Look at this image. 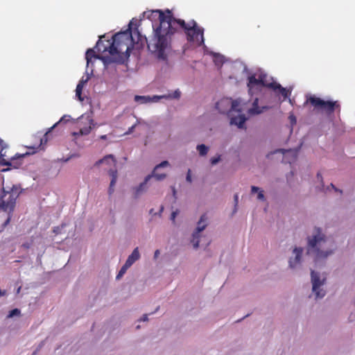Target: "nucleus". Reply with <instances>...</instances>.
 I'll list each match as a JSON object with an SVG mask.
<instances>
[{
  "mask_svg": "<svg viewBox=\"0 0 355 355\" xmlns=\"http://www.w3.org/2000/svg\"><path fill=\"white\" fill-rule=\"evenodd\" d=\"M223 104H225L227 107H230V114H232V112H236L238 113L242 112V110L239 108L240 101L238 99L232 100L231 98H223L219 101L218 105Z\"/></svg>",
  "mask_w": 355,
  "mask_h": 355,
  "instance_id": "nucleus-12",
  "label": "nucleus"
},
{
  "mask_svg": "<svg viewBox=\"0 0 355 355\" xmlns=\"http://www.w3.org/2000/svg\"><path fill=\"white\" fill-rule=\"evenodd\" d=\"M317 179L320 182V186H318L320 190H324V184L320 173H317Z\"/></svg>",
  "mask_w": 355,
  "mask_h": 355,
  "instance_id": "nucleus-34",
  "label": "nucleus"
},
{
  "mask_svg": "<svg viewBox=\"0 0 355 355\" xmlns=\"http://www.w3.org/2000/svg\"><path fill=\"white\" fill-rule=\"evenodd\" d=\"M4 294H5V291L2 292L1 290L0 289V297L3 296Z\"/></svg>",
  "mask_w": 355,
  "mask_h": 355,
  "instance_id": "nucleus-60",
  "label": "nucleus"
},
{
  "mask_svg": "<svg viewBox=\"0 0 355 355\" xmlns=\"http://www.w3.org/2000/svg\"><path fill=\"white\" fill-rule=\"evenodd\" d=\"M141 257L139 248H135L132 253L128 257L127 260L125 261V264L129 266L130 268Z\"/></svg>",
  "mask_w": 355,
  "mask_h": 355,
  "instance_id": "nucleus-17",
  "label": "nucleus"
},
{
  "mask_svg": "<svg viewBox=\"0 0 355 355\" xmlns=\"http://www.w3.org/2000/svg\"><path fill=\"white\" fill-rule=\"evenodd\" d=\"M160 254V251L159 250H156L154 252V259H156Z\"/></svg>",
  "mask_w": 355,
  "mask_h": 355,
  "instance_id": "nucleus-52",
  "label": "nucleus"
},
{
  "mask_svg": "<svg viewBox=\"0 0 355 355\" xmlns=\"http://www.w3.org/2000/svg\"><path fill=\"white\" fill-rule=\"evenodd\" d=\"M191 242L193 244V247L194 249H198L199 247V243H200V234L196 235V232H193L192 234V239L191 240Z\"/></svg>",
  "mask_w": 355,
  "mask_h": 355,
  "instance_id": "nucleus-26",
  "label": "nucleus"
},
{
  "mask_svg": "<svg viewBox=\"0 0 355 355\" xmlns=\"http://www.w3.org/2000/svg\"><path fill=\"white\" fill-rule=\"evenodd\" d=\"M103 37L104 36L100 37L99 40H98V42L96 44V46H94V49H92L93 50L96 49L97 51H98V52H103V47L105 46L101 40V38ZM94 51L95 52V51Z\"/></svg>",
  "mask_w": 355,
  "mask_h": 355,
  "instance_id": "nucleus-29",
  "label": "nucleus"
},
{
  "mask_svg": "<svg viewBox=\"0 0 355 355\" xmlns=\"http://www.w3.org/2000/svg\"><path fill=\"white\" fill-rule=\"evenodd\" d=\"M196 149L200 156H205L209 150V148L205 144H198Z\"/></svg>",
  "mask_w": 355,
  "mask_h": 355,
  "instance_id": "nucleus-25",
  "label": "nucleus"
},
{
  "mask_svg": "<svg viewBox=\"0 0 355 355\" xmlns=\"http://www.w3.org/2000/svg\"><path fill=\"white\" fill-rule=\"evenodd\" d=\"M311 279L312 284V292L315 295V298H323L326 295V291L322 288V286L325 284L326 279L324 277L321 278L320 274L314 270H311Z\"/></svg>",
  "mask_w": 355,
  "mask_h": 355,
  "instance_id": "nucleus-7",
  "label": "nucleus"
},
{
  "mask_svg": "<svg viewBox=\"0 0 355 355\" xmlns=\"http://www.w3.org/2000/svg\"><path fill=\"white\" fill-rule=\"evenodd\" d=\"M279 151L282 152L284 154H286V153L292 154L293 157V160H295L296 159L297 153V150H293L292 149H288V150L279 149Z\"/></svg>",
  "mask_w": 355,
  "mask_h": 355,
  "instance_id": "nucleus-31",
  "label": "nucleus"
},
{
  "mask_svg": "<svg viewBox=\"0 0 355 355\" xmlns=\"http://www.w3.org/2000/svg\"><path fill=\"white\" fill-rule=\"evenodd\" d=\"M171 189H172V191H173V196L175 198H176V197H175V196H176V190H175V187H171Z\"/></svg>",
  "mask_w": 355,
  "mask_h": 355,
  "instance_id": "nucleus-56",
  "label": "nucleus"
},
{
  "mask_svg": "<svg viewBox=\"0 0 355 355\" xmlns=\"http://www.w3.org/2000/svg\"><path fill=\"white\" fill-rule=\"evenodd\" d=\"M257 199L259 200H261V201H264L265 200V196H264V194H263V191L262 190L259 191V192L258 193Z\"/></svg>",
  "mask_w": 355,
  "mask_h": 355,
  "instance_id": "nucleus-43",
  "label": "nucleus"
},
{
  "mask_svg": "<svg viewBox=\"0 0 355 355\" xmlns=\"http://www.w3.org/2000/svg\"><path fill=\"white\" fill-rule=\"evenodd\" d=\"M220 155H218L217 157H211L210 159V162L212 165L217 164L220 161Z\"/></svg>",
  "mask_w": 355,
  "mask_h": 355,
  "instance_id": "nucleus-40",
  "label": "nucleus"
},
{
  "mask_svg": "<svg viewBox=\"0 0 355 355\" xmlns=\"http://www.w3.org/2000/svg\"><path fill=\"white\" fill-rule=\"evenodd\" d=\"M108 46H104L103 49V52L108 51L111 56H105V58H117L119 55H122L123 53H121L122 51V48L119 45V43L114 42V40H112V42L110 43L107 41Z\"/></svg>",
  "mask_w": 355,
  "mask_h": 355,
  "instance_id": "nucleus-10",
  "label": "nucleus"
},
{
  "mask_svg": "<svg viewBox=\"0 0 355 355\" xmlns=\"http://www.w3.org/2000/svg\"><path fill=\"white\" fill-rule=\"evenodd\" d=\"M142 17L152 21L153 29V37L147 40L148 49L160 60L166 59V53L171 49L173 37L180 29L184 31L188 42L203 44L205 30L195 20L187 23L183 19H176L168 9L165 12L160 10L145 11Z\"/></svg>",
  "mask_w": 355,
  "mask_h": 355,
  "instance_id": "nucleus-1",
  "label": "nucleus"
},
{
  "mask_svg": "<svg viewBox=\"0 0 355 355\" xmlns=\"http://www.w3.org/2000/svg\"><path fill=\"white\" fill-rule=\"evenodd\" d=\"M259 191H261V190L258 187H256V186L251 187V193H259Z\"/></svg>",
  "mask_w": 355,
  "mask_h": 355,
  "instance_id": "nucleus-46",
  "label": "nucleus"
},
{
  "mask_svg": "<svg viewBox=\"0 0 355 355\" xmlns=\"http://www.w3.org/2000/svg\"><path fill=\"white\" fill-rule=\"evenodd\" d=\"M11 215L12 214H9L8 213V218L6 220V221L4 222L3 223V226H6L9 224L10 221V218H11Z\"/></svg>",
  "mask_w": 355,
  "mask_h": 355,
  "instance_id": "nucleus-49",
  "label": "nucleus"
},
{
  "mask_svg": "<svg viewBox=\"0 0 355 355\" xmlns=\"http://www.w3.org/2000/svg\"><path fill=\"white\" fill-rule=\"evenodd\" d=\"M44 141L46 142V141H47V139H46V138H45V139H44V138L41 139V140H40V144H42L43 143V141Z\"/></svg>",
  "mask_w": 355,
  "mask_h": 355,
  "instance_id": "nucleus-59",
  "label": "nucleus"
},
{
  "mask_svg": "<svg viewBox=\"0 0 355 355\" xmlns=\"http://www.w3.org/2000/svg\"><path fill=\"white\" fill-rule=\"evenodd\" d=\"M330 187L334 189L336 191H339L340 193H342V191H339L332 183L330 184Z\"/></svg>",
  "mask_w": 355,
  "mask_h": 355,
  "instance_id": "nucleus-54",
  "label": "nucleus"
},
{
  "mask_svg": "<svg viewBox=\"0 0 355 355\" xmlns=\"http://www.w3.org/2000/svg\"><path fill=\"white\" fill-rule=\"evenodd\" d=\"M129 268H130L129 266H128L127 265H125L124 263L123 266L121 268L120 270L119 271V273L117 274L116 279H120L123 276V275L126 272L127 270Z\"/></svg>",
  "mask_w": 355,
  "mask_h": 355,
  "instance_id": "nucleus-30",
  "label": "nucleus"
},
{
  "mask_svg": "<svg viewBox=\"0 0 355 355\" xmlns=\"http://www.w3.org/2000/svg\"><path fill=\"white\" fill-rule=\"evenodd\" d=\"M137 32V33L139 35V32L137 30H135V33Z\"/></svg>",
  "mask_w": 355,
  "mask_h": 355,
  "instance_id": "nucleus-64",
  "label": "nucleus"
},
{
  "mask_svg": "<svg viewBox=\"0 0 355 355\" xmlns=\"http://www.w3.org/2000/svg\"><path fill=\"white\" fill-rule=\"evenodd\" d=\"M139 21L137 19L133 18L129 23V28L124 31H121L113 35L112 40H114V42L119 43V45L122 48V46H125L126 49L124 53L122 55H119L117 58L121 57L122 55H127V58L124 60V63L128 61L132 49L133 48V44L135 43L134 39L132 37V28L133 26H137ZM113 59V58H112ZM114 59H116V58H114Z\"/></svg>",
  "mask_w": 355,
  "mask_h": 355,
  "instance_id": "nucleus-4",
  "label": "nucleus"
},
{
  "mask_svg": "<svg viewBox=\"0 0 355 355\" xmlns=\"http://www.w3.org/2000/svg\"><path fill=\"white\" fill-rule=\"evenodd\" d=\"M199 46H202L203 51L205 54L211 55V51L209 49V48L205 44V40L203 41V44H198Z\"/></svg>",
  "mask_w": 355,
  "mask_h": 355,
  "instance_id": "nucleus-39",
  "label": "nucleus"
},
{
  "mask_svg": "<svg viewBox=\"0 0 355 355\" xmlns=\"http://www.w3.org/2000/svg\"><path fill=\"white\" fill-rule=\"evenodd\" d=\"M219 101L216 104V108L218 110L220 113L222 114H228L230 115V107H227V105L225 104L218 105Z\"/></svg>",
  "mask_w": 355,
  "mask_h": 355,
  "instance_id": "nucleus-28",
  "label": "nucleus"
},
{
  "mask_svg": "<svg viewBox=\"0 0 355 355\" xmlns=\"http://www.w3.org/2000/svg\"><path fill=\"white\" fill-rule=\"evenodd\" d=\"M169 165H170L169 162L166 160H164V161H162L161 163L157 164L154 168H155V170H158L162 168L167 167Z\"/></svg>",
  "mask_w": 355,
  "mask_h": 355,
  "instance_id": "nucleus-33",
  "label": "nucleus"
},
{
  "mask_svg": "<svg viewBox=\"0 0 355 355\" xmlns=\"http://www.w3.org/2000/svg\"><path fill=\"white\" fill-rule=\"evenodd\" d=\"M10 193H14V192H16L17 193H19V187L17 186V185H13L12 187L11 188L10 191H9Z\"/></svg>",
  "mask_w": 355,
  "mask_h": 355,
  "instance_id": "nucleus-45",
  "label": "nucleus"
},
{
  "mask_svg": "<svg viewBox=\"0 0 355 355\" xmlns=\"http://www.w3.org/2000/svg\"><path fill=\"white\" fill-rule=\"evenodd\" d=\"M24 246H25L26 248H28V244H24Z\"/></svg>",
  "mask_w": 355,
  "mask_h": 355,
  "instance_id": "nucleus-62",
  "label": "nucleus"
},
{
  "mask_svg": "<svg viewBox=\"0 0 355 355\" xmlns=\"http://www.w3.org/2000/svg\"><path fill=\"white\" fill-rule=\"evenodd\" d=\"M135 128V125H132L129 129H128V131L127 132V134H130V132H132L134 130V128Z\"/></svg>",
  "mask_w": 355,
  "mask_h": 355,
  "instance_id": "nucleus-53",
  "label": "nucleus"
},
{
  "mask_svg": "<svg viewBox=\"0 0 355 355\" xmlns=\"http://www.w3.org/2000/svg\"><path fill=\"white\" fill-rule=\"evenodd\" d=\"M270 88L272 89L274 91L277 92L278 94H281L284 100L288 98L291 92L286 89V88L283 87L280 84L276 83H270Z\"/></svg>",
  "mask_w": 355,
  "mask_h": 355,
  "instance_id": "nucleus-15",
  "label": "nucleus"
},
{
  "mask_svg": "<svg viewBox=\"0 0 355 355\" xmlns=\"http://www.w3.org/2000/svg\"><path fill=\"white\" fill-rule=\"evenodd\" d=\"M86 120L88 122V125L81 127L78 132H73V136L87 135L90 133L91 130L97 125L96 123L94 121L90 116L87 115L86 116Z\"/></svg>",
  "mask_w": 355,
  "mask_h": 355,
  "instance_id": "nucleus-11",
  "label": "nucleus"
},
{
  "mask_svg": "<svg viewBox=\"0 0 355 355\" xmlns=\"http://www.w3.org/2000/svg\"><path fill=\"white\" fill-rule=\"evenodd\" d=\"M309 102L314 107L324 110L328 114L334 112L335 108L339 106L336 101H324L315 96H311L309 98Z\"/></svg>",
  "mask_w": 355,
  "mask_h": 355,
  "instance_id": "nucleus-9",
  "label": "nucleus"
},
{
  "mask_svg": "<svg viewBox=\"0 0 355 355\" xmlns=\"http://www.w3.org/2000/svg\"><path fill=\"white\" fill-rule=\"evenodd\" d=\"M148 320V314H144L143 316L138 320L139 322H146Z\"/></svg>",
  "mask_w": 355,
  "mask_h": 355,
  "instance_id": "nucleus-47",
  "label": "nucleus"
},
{
  "mask_svg": "<svg viewBox=\"0 0 355 355\" xmlns=\"http://www.w3.org/2000/svg\"><path fill=\"white\" fill-rule=\"evenodd\" d=\"M289 119L291 120V122L292 124L296 123V118L293 115L289 116Z\"/></svg>",
  "mask_w": 355,
  "mask_h": 355,
  "instance_id": "nucleus-50",
  "label": "nucleus"
},
{
  "mask_svg": "<svg viewBox=\"0 0 355 355\" xmlns=\"http://www.w3.org/2000/svg\"><path fill=\"white\" fill-rule=\"evenodd\" d=\"M234 203H235L234 212H236V206H237V204H238V202H239V197H238L237 194L234 195Z\"/></svg>",
  "mask_w": 355,
  "mask_h": 355,
  "instance_id": "nucleus-48",
  "label": "nucleus"
},
{
  "mask_svg": "<svg viewBox=\"0 0 355 355\" xmlns=\"http://www.w3.org/2000/svg\"><path fill=\"white\" fill-rule=\"evenodd\" d=\"M207 216L206 214H202L200 220L198 222L197 227L196 228V230L194 231L196 232V235L200 234V232H202L207 227Z\"/></svg>",
  "mask_w": 355,
  "mask_h": 355,
  "instance_id": "nucleus-18",
  "label": "nucleus"
},
{
  "mask_svg": "<svg viewBox=\"0 0 355 355\" xmlns=\"http://www.w3.org/2000/svg\"><path fill=\"white\" fill-rule=\"evenodd\" d=\"M149 182V177H145L144 181L140 183L137 187L134 188V198H138L143 193H144L147 188L146 184Z\"/></svg>",
  "mask_w": 355,
  "mask_h": 355,
  "instance_id": "nucleus-16",
  "label": "nucleus"
},
{
  "mask_svg": "<svg viewBox=\"0 0 355 355\" xmlns=\"http://www.w3.org/2000/svg\"><path fill=\"white\" fill-rule=\"evenodd\" d=\"M157 171V170H155V168H154L153 171L151 172V173L146 176V177H149V180L152 178H155L157 180L161 181V180H164L166 178V173H158L156 172Z\"/></svg>",
  "mask_w": 355,
  "mask_h": 355,
  "instance_id": "nucleus-22",
  "label": "nucleus"
},
{
  "mask_svg": "<svg viewBox=\"0 0 355 355\" xmlns=\"http://www.w3.org/2000/svg\"><path fill=\"white\" fill-rule=\"evenodd\" d=\"M127 58V55H124L116 59H112L111 58L101 57L96 53L93 49H87L85 53V59L87 61L86 69L84 76L80 80L79 83L85 85L89 81L91 76L93 75L94 72V60L93 59L101 60L105 64H108L112 62L118 64H124V60Z\"/></svg>",
  "mask_w": 355,
  "mask_h": 355,
  "instance_id": "nucleus-3",
  "label": "nucleus"
},
{
  "mask_svg": "<svg viewBox=\"0 0 355 355\" xmlns=\"http://www.w3.org/2000/svg\"><path fill=\"white\" fill-rule=\"evenodd\" d=\"M116 182V180H115V178H113L111 179V181H110V186L111 187H114L115 184Z\"/></svg>",
  "mask_w": 355,
  "mask_h": 355,
  "instance_id": "nucleus-51",
  "label": "nucleus"
},
{
  "mask_svg": "<svg viewBox=\"0 0 355 355\" xmlns=\"http://www.w3.org/2000/svg\"><path fill=\"white\" fill-rule=\"evenodd\" d=\"M20 314V311L18 309H14L9 311L8 314V318H11L14 316H17Z\"/></svg>",
  "mask_w": 355,
  "mask_h": 355,
  "instance_id": "nucleus-32",
  "label": "nucleus"
},
{
  "mask_svg": "<svg viewBox=\"0 0 355 355\" xmlns=\"http://www.w3.org/2000/svg\"><path fill=\"white\" fill-rule=\"evenodd\" d=\"M211 55L213 56L214 62L215 64L218 67H220L223 64V63L225 62V57L223 55L218 53H214V52H211Z\"/></svg>",
  "mask_w": 355,
  "mask_h": 355,
  "instance_id": "nucleus-20",
  "label": "nucleus"
},
{
  "mask_svg": "<svg viewBox=\"0 0 355 355\" xmlns=\"http://www.w3.org/2000/svg\"><path fill=\"white\" fill-rule=\"evenodd\" d=\"M256 76V74H252L249 75L248 78V91L251 95L260 90L263 87H267L270 88V83L268 80L267 74L261 72L258 75V78H257Z\"/></svg>",
  "mask_w": 355,
  "mask_h": 355,
  "instance_id": "nucleus-5",
  "label": "nucleus"
},
{
  "mask_svg": "<svg viewBox=\"0 0 355 355\" xmlns=\"http://www.w3.org/2000/svg\"><path fill=\"white\" fill-rule=\"evenodd\" d=\"M4 156H1L0 155V163L2 164V165H4V166H12L14 168H19V164H15V158H12L10 160H6L3 158Z\"/></svg>",
  "mask_w": 355,
  "mask_h": 355,
  "instance_id": "nucleus-21",
  "label": "nucleus"
},
{
  "mask_svg": "<svg viewBox=\"0 0 355 355\" xmlns=\"http://www.w3.org/2000/svg\"><path fill=\"white\" fill-rule=\"evenodd\" d=\"M53 232L56 234H58V232H60V227H55L54 230H53Z\"/></svg>",
  "mask_w": 355,
  "mask_h": 355,
  "instance_id": "nucleus-57",
  "label": "nucleus"
},
{
  "mask_svg": "<svg viewBox=\"0 0 355 355\" xmlns=\"http://www.w3.org/2000/svg\"><path fill=\"white\" fill-rule=\"evenodd\" d=\"M248 71L247 67H246V66H245V67H244L243 71Z\"/></svg>",
  "mask_w": 355,
  "mask_h": 355,
  "instance_id": "nucleus-61",
  "label": "nucleus"
},
{
  "mask_svg": "<svg viewBox=\"0 0 355 355\" xmlns=\"http://www.w3.org/2000/svg\"><path fill=\"white\" fill-rule=\"evenodd\" d=\"M71 119V116L68 114H65L61 117V119L55 123L51 128H49V131L46 132L44 137L47 135L49 132H50L53 128H55L59 123H65L69 121Z\"/></svg>",
  "mask_w": 355,
  "mask_h": 355,
  "instance_id": "nucleus-23",
  "label": "nucleus"
},
{
  "mask_svg": "<svg viewBox=\"0 0 355 355\" xmlns=\"http://www.w3.org/2000/svg\"><path fill=\"white\" fill-rule=\"evenodd\" d=\"M113 192H114V189H113V187H111L110 186V187H109V189H108V193H109L110 195H111Z\"/></svg>",
  "mask_w": 355,
  "mask_h": 355,
  "instance_id": "nucleus-55",
  "label": "nucleus"
},
{
  "mask_svg": "<svg viewBox=\"0 0 355 355\" xmlns=\"http://www.w3.org/2000/svg\"><path fill=\"white\" fill-rule=\"evenodd\" d=\"M180 95H181V92H180L179 89H177L175 90L173 94H170L168 96H166L167 98H175V99H178L180 97Z\"/></svg>",
  "mask_w": 355,
  "mask_h": 355,
  "instance_id": "nucleus-37",
  "label": "nucleus"
},
{
  "mask_svg": "<svg viewBox=\"0 0 355 355\" xmlns=\"http://www.w3.org/2000/svg\"><path fill=\"white\" fill-rule=\"evenodd\" d=\"M306 254L313 256L315 263L324 261L334 252V249H324L327 236L321 227H315L311 235L306 236Z\"/></svg>",
  "mask_w": 355,
  "mask_h": 355,
  "instance_id": "nucleus-2",
  "label": "nucleus"
},
{
  "mask_svg": "<svg viewBox=\"0 0 355 355\" xmlns=\"http://www.w3.org/2000/svg\"><path fill=\"white\" fill-rule=\"evenodd\" d=\"M0 146L1 148V150L0 151V153H1V156H5V153H3V150L5 149V148H8V145L4 142L3 140H2L1 138H0Z\"/></svg>",
  "mask_w": 355,
  "mask_h": 355,
  "instance_id": "nucleus-38",
  "label": "nucleus"
},
{
  "mask_svg": "<svg viewBox=\"0 0 355 355\" xmlns=\"http://www.w3.org/2000/svg\"><path fill=\"white\" fill-rule=\"evenodd\" d=\"M230 118V123L231 125H236L239 129H242L245 126V123L248 120V118L244 114L238 113V115L233 116L232 114L229 115Z\"/></svg>",
  "mask_w": 355,
  "mask_h": 355,
  "instance_id": "nucleus-13",
  "label": "nucleus"
},
{
  "mask_svg": "<svg viewBox=\"0 0 355 355\" xmlns=\"http://www.w3.org/2000/svg\"><path fill=\"white\" fill-rule=\"evenodd\" d=\"M115 159L112 155H107L105 156L103 158L98 160L95 163V166H99L100 164H107V165H111V164H115Z\"/></svg>",
  "mask_w": 355,
  "mask_h": 355,
  "instance_id": "nucleus-19",
  "label": "nucleus"
},
{
  "mask_svg": "<svg viewBox=\"0 0 355 355\" xmlns=\"http://www.w3.org/2000/svg\"><path fill=\"white\" fill-rule=\"evenodd\" d=\"M161 98H167V97L165 95H163V96L155 95V96H150V103H152V102L156 103V102H157Z\"/></svg>",
  "mask_w": 355,
  "mask_h": 355,
  "instance_id": "nucleus-36",
  "label": "nucleus"
},
{
  "mask_svg": "<svg viewBox=\"0 0 355 355\" xmlns=\"http://www.w3.org/2000/svg\"><path fill=\"white\" fill-rule=\"evenodd\" d=\"M84 86L85 85L78 82L76 88V96L78 98V100L81 101H83V98L82 97V92Z\"/></svg>",
  "mask_w": 355,
  "mask_h": 355,
  "instance_id": "nucleus-27",
  "label": "nucleus"
},
{
  "mask_svg": "<svg viewBox=\"0 0 355 355\" xmlns=\"http://www.w3.org/2000/svg\"><path fill=\"white\" fill-rule=\"evenodd\" d=\"M108 172L112 178H115V180H117V171L116 169L111 168Z\"/></svg>",
  "mask_w": 355,
  "mask_h": 355,
  "instance_id": "nucleus-41",
  "label": "nucleus"
},
{
  "mask_svg": "<svg viewBox=\"0 0 355 355\" xmlns=\"http://www.w3.org/2000/svg\"><path fill=\"white\" fill-rule=\"evenodd\" d=\"M81 119H85V116L84 115H82L81 117H80Z\"/></svg>",
  "mask_w": 355,
  "mask_h": 355,
  "instance_id": "nucleus-63",
  "label": "nucleus"
},
{
  "mask_svg": "<svg viewBox=\"0 0 355 355\" xmlns=\"http://www.w3.org/2000/svg\"><path fill=\"white\" fill-rule=\"evenodd\" d=\"M18 196L19 193H17L16 192L10 193L3 188L1 194L0 195V209L9 214H12L14 211L16 200Z\"/></svg>",
  "mask_w": 355,
  "mask_h": 355,
  "instance_id": "nucleus-6",
  "label": "nucleus"
},
{
  "mask_svg": "<svg viewBox=\"0 0 355 355\" xmlns=\"http://www.w3.org/2000/svg\"><path fill=\"white\" fill-rule=\"evenodd\" d=\"M135 101L139 103L140 104H146L150 103V99L149 96H135Z\"/></svg>",
  "mask_w": 355,
  "mask_h": 355,
  "instance_id": "nucleus-24",
  "label": "nucleus"
},
{
  "mask_svg": "<svg viewBox=\"0 0 355 355\" xmlns=\"http://www.w3.org/2000/svg\"><path fill=\"white\" fill-rule=\"evenodd\" d=\"M259 98H255L253 101L252 107L248 109V113L250 115H257L263 113L264 111L268 110L269 109L268 106H262L259 107L258 105Z\"/></svg>",
  "mask_w": 355,
  "mask_h": 355,
  "instance_id": "nucleus-14",
  "label": "nucleus"
},
{
  "mask_svg": "<svg viewBox=\"0 0 355 355\" xmlns=\"http://www.w3.org/2000/svg\"><path fill=\"white\" fill-rule=\"evenodd\" d=\"M178 214V211L176 210V211H174L171 213V220L173 221V223H175V218L177 216V215Z\"/></svg>",
  "mask_w": 355,
  "mask_h": 355,
  "instance_id": "nucleus-44",
  "label": "nucleus"
},
{
  "mask_svg": "<svg viewBox=\"0 0 355 355\" xmlns=\"http://www.w3.org/2000/svg\"><path fill=\"white\" fill-rule=\"evenodd\" d=\"M186 180L187 182L191 183L192 182V177H191V171L190 169L188 170L187 175H186Z\"/></svg>",
  "mask_w": 355,
  "mask_h": 355,
  "instance_id": "nucleus-42",
  "label": "nucleus"
},
{
  "mask_svg": "<svg viewBox=\"0 0 355 355\" xmlns=\"http://www.w3.org/2000/svg\"><path fill=\"white\" fill-rule=\"evenodd\" d=\"M100 139H102V140H105L107 139V135H101L100 137Z\"/></svg>",
  "mask_w": 355,
  "mask_h": 355,
  "instance_id": "nucleus-58",
  "label": "nucleus"
},
{
  "mask_svg": "<svg viewBox=\"0 0 355 355\" xmlns=\"http://www.w3.org/2000/svg\"><path fill=\"white\" fill-rule=\"evenodd\" d=\"M304 248L295 246L291 251L288 258V267L291 270H297L301 268L303 262Z\"/></svg>",
  "mask_w": 355,
  "mask_h": 355,
  "instance_id": "nucleus-8",
  "label": "nucleus"
},
{
  "mask_svg": "<svg viewBox=\"0 0 355 355\" xmlns=\"http://www.w3.org/2000/svg\"><path fill=\"white\" fill-rule=\"evenodd\" d=\"M27 154H21L17 155V157H14L13 158L15 159V164H19V167L22 164L21 159L24 158Z\"/></svg>",
  "mask_w": 355,
  "mask_h": 355,
  "instance_id": "nucleus-35",
  "label": "nucleus"
}]
</instances>
